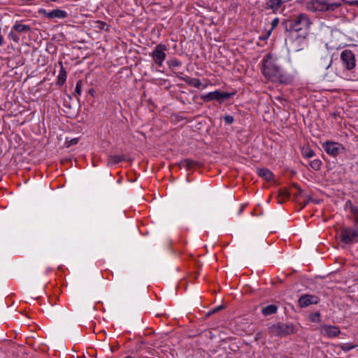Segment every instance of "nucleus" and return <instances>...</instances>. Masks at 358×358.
Instances as JSON below:
<instances>
[{
  "mask_svg": "<svg viewBox=\"0 0 358 358\" xmlns=\"http://www.w3.org/2000/svg\"><path fill=\"white\" fill-rule=\"evenodd\" d=\"M261 71L268 80L273 83H285L286 82L285 76L276 63V59L271 54L264 57Z\"/></svg>",
  "mask_w": 358,
  "mask_h": 358,
  "instance_id": "obj_1",
  "label": "nucleus"
},
{
  "mask_svg": "<svg viewBox=\"0 0 358 358\" xmlns=\"http://www.w3.org/2000/svg\"><path fill=\"white\" fill-rule=\"evenodd\" d=\"M310 24L308 16L305 13H301L288 20L287 26L289 31L298 32L303 29H308Z\"/></svg>",
  "mask_w": 358,
  "mask_h": 358,
  "instance_id": "obj_2",
  "label": "nucleus"
},
{
  "mask_svg": "<svg viewBox=\"0 0 358 358\" xmlns=\"http://www.w3.org/2000/svg\"><path fill=\"white\" fill-rule=\"evenodd\" d=\"M294 332V327L282 322H278L268 327V333L274 336L284 337Z\"/></svg>",
  "mask_w": 358,
  "mask_h": 358,
  "instance_id": "obj_3",
  "label": "nucleus"
},
{
  "mask_svg": "<svg viewBox=\"0 0 358 358\" xmlns=\"http://www.w3.org/2000/svg\"><path fill=\"white\" fill-rule=\"evenodd\" d=\"M166 45L160 43L157 45L155 49L150 53V56L152 57V60L157 66L161 67L162 66L163 62H164L166 57Z\"/></svg>",
  "mask_w": 358,
  "mask_h": 358,
  "instance_id": "obj_4",
  "label": "nucleus"
},
{
  "mask_svg": "<svg viewBox=\"0 0 358 358\" xmlns=\"http://www.w3.org/2000/svg\"><path fill=\"white\" fill-rule=\"evenodd\" d=\"M341 241L345 244L358 243V228H343L341 232Z\"/></svg>",
  "mask_w": 358,
  "mask_h": 358,
  "instance_id": "obj_5",
  "label": "nucleus"
},
{
  "mask_svg": "<svg viewBox=\"0 0 358 358\" xmlns=\"http://www.w3.org/2000/svg\"><path fill=\"white\" fill-rule=\"evenodd\" d=\"M322 148L329 155L336 157L345 151L344 146L334 141H327L322 144Z\"/></svg>",
  "mask_w": 358,
  "mask_h": 358,
  "instance_id": "obj_6",
  "label": "nucleus"
},
{
  "mask_svg": "<svg viewBox=\"0 0 358 358\" xmlns=\"http://www.w3.org/2000/svg\"><path fill=\"white\" fill-rule=\"evenodd\" d=\"M235 94L234 92L229 93L227 92H221L220 90H215L214 92H209L206 94L201 95V99L204 102H209L213 100H216L218 101H222L224 99H227L230 98L231 96Z\"/></svg>",
  "mask_w": 358,
  "mask_h": 358,
  "instance_id": "obj_7",
  "label": "nucleus"
},
{
  "mask_svg": "<svg viewBox=\"0 0 358 358\" xmlns=\"http://www.w3.org/2000/svg\"><path fill=\"white\" fill-rule=\"evenodd\" d=\"M341 59L343 65L348 69L352 70L355 66V57L354 53L350 50H345L341 52Z\"/></svg>",
  "mask_w": 358,
  "mask_h": 358,
  "instance_id": "obj_8",
  "label": "nucleus"
},
{
  "mask_svg": "<svg viewBox=\"0 0 358 358\" xmlns=\"http://www.w3.org/2000/svg\"><path fill=\"white\" fill-rule=\"evenodd\" d=\"M320 298L313 294H303L298 300V305L301 308H306L313 304H317Z\"/></svg>",
  "mask_w": 358,
  "mask_h": 358,
  "instance_id": "obj_9",
  "label": "nucleus"
},
{
  "mask_svg": "<svg viewBox=\"0 0 358 358\" xmlns=\"http://www.w3.org/2000/svg\"><path fill=\"white\" fill-rule=\"evenodd\" d=\"M39 13L43 15L45 17L48 19H64L66 18L68 15L67 13L65 10L61 9H55L51 11H47L46 10L41 8L39 10Z\"/></svg>",
  "mask_w": 358,
  "mask_h": 358,
  "instance_id": "obj_10",
  "label": "nucleus"
},
{
  "mask_svg": "<svg viewBox=\"0 0 358 358\" xmlns=\"http://www.w3.org/2000/svg\"><path fill=\"white\" fill-rule=\"evenodd\" d=\"M182 73H180L176 75L177 78H178L180 80H183L185 82L187 85L189 86L196 87V88H200L202 87V88H206L207 85H203L199 79L195 78H190L189 76H182Z\"/></svg>",
  "mask_w": 358,
  "mask_h": 358,
  "instance_id": "obj_11",
  "label": "nucleus"
},
{
  "mask_svg": "<svg viewBox=\"0 0 358 358\" xmlns=\"http://www.w3.org/2000/svg\"><path fill=\"white\" fill-rule=\"evenodd\" d=\"M322 333L328 337H336L339 335L341 331L338 327L331 325H324L322 327Z\"/></svg>",
  "mask_w": 358,
  "mask_h": 358,
  "instance_id": "obj_12",
  "label": "nucleus"
},
{
  "mask_svg": "<svg viewBox=\"0 0 358 358\" xmlns=\"http://www.w3.org/2000/svg\"><path fill=\"white\" fill-rule=\"evenodd\" d=\"M345 208L349 210L355 224H358V206L353 205L352 201L348 200L345 204Z\"/></svg>",
  "mask_w": 358,
  "mask_h": 358,
  "instance_id": "obj_13",
  "label": "nucleus"
},
{
  "mask_svg": "<svg viewBox=\"0 0 358 358\" xmlns=\"http://www.w3.org/2000/svg\"><path fill=\"white\" fill-rule=\"evenodd\" d=\"M283 3L282 0H268L266 3V9H270L272 13H277L280 10Z\"/></svg>",
  "mask_w": 358,
  "mask_h": 358,
  "instance_id": "obj_14",
  "label": "nucleus"
},
{
  "mask_svg": "<svg viewBox=\"0 0 358 358\" xmlns=\"http://www.w3.org/2000/svg\"><path fill=\"white\" fill-rule=\"evenodd\" d=\"M59 64L60 65V70L57 76V85L59 86H62L66 80L67 73L63 66L62 62H60Z\"/></svg>",
  "mask_w": 358,
  "mask_h": 358,
  "instance_id": "obj_15",
  "label": "nucleus"
},
{
  "mask_svg": "<svg viewBox=\"0 0 358 358\" xmlns=\"http://www.w3.org/2000/svg\"><path fill=\"white\" fill-rule=\"evenodd\" d=\"M257 173L259 177L264 178L266 181H271L273 180V173L268 169H259Z\"/></svg>",
  "mask_w": 358,
  "mask_h": 358,
  "instance_id": "obj_16",
  "label": "nucleus"
},
{
  "mask_svg": "<svg viewBox=\"0 0 358 358\" xmlns=\"http://www.w3.org/2000/svg\"><path fill=\"white\" fill-rule=\"evenodd\" d=\"M125 156L124 155H110L108 157L107 163L108 165L117 164L125 160Z\"/></svg>",
  "mask_w": 358,
  "mask_h": 358,
  "instance_id": "obj_17",
  "label": "nucleus"
},
{
  "mask_svg": "<svg viewBox=\"0 0 358 358\" xmlns=\"http://www.w3.org/2000/svg\"><path fill=\"white\" fill-rule=\"evenodd\" d=\"M278 307L275 304L268 305L262 308V313L264 316H268L273 314L276 313Z\"/></svg>",
  "mask_w": 358,
  "mask_h": 358,
  "instance_id": "obj_18",
  "label": "nucleus"
},
{
  "mask_svg": "<svg viewBox=\"0 0 358 358\" xmlns=\"http://www.w3.org/2000/svg\"><path fill=\"white\" fill-rule=\"evenodd\" d=\"M31 27L27 24H22L20 22H16L13 27V30L19 33H27L29 31Z\"/></svg>",
  "mask_w": 358,
  "mask_h": 358,
  "instance_id": "obj_19",
  "label": "nucleus"
},
{
  "mask_svg": "<svg viewBox=\"0 0 358 358\" xmlns=\"http://www.w3.org/2000/svg\"><path fill=\"white\" fill-rule=\"evenodd\" d=\"M196 162L190 159H184L181 160L180 162V167L185 168L187 170L194 169L196 166Z\"/></svg>",
  "mask_w": 358,
  "mask_h": 358,
  "instance_id": "obj_20",
  "label": "nucleus"
},
{
  "mask_svg": "<svg viewBox=\"0 0 358 358\" xmlns=\"http://www.w3.org/2000/svg\"><path fill=\"white\" fill-rule=\"evenodd\" d=\"M312 8L314 10L318 11H326L328 9L326 2H322L317 0L312 2Z\"/></svg>",
  "mask_w": 358,
  "mask_h": 358,
  "instance_id": "obj_21",
  "label": "nucleus"
},
{
  "mask_svg": "<svg viewBox=\"0 0 358 358\" xmlns=\"http://www.w3.org/2000/svg\"><path fill=\"white\" fill-rule=\"evenodd\" d=\"M289 197V194L287 189H280L278 191V202L282 203Z\"/></svg>",
  "mask_w": 358,
  "mask_h": 358,
  "instance_id": "obj_22",
  "label": "nucleus"
},
{
  "mask_svg": "<svg viewBox=\"0 0 358 358\" xmlns=\"http://www.w3.org/2000/svg\"><path fill=\"white\" fill-rule=\"evenodd\" d=\"M301 154L306 158H310L315 155V152L309 147H303L301 150Z\"/></svg>",
  "mask_w": 358,
  "mask_h": 358,
  "instance_id": "obj_23",
  "label": "nucleus"
},
{
  "mask_svg": "<svg viewBox=\"0 0 358 358\" xmlns=\"http://www.w3.org/2000/svg\"><path fill=\"white\" fill-rule=\"evenodd\" d=\"M322 161L320 159H313L312 161H310L309 165L315 171H318L320 169L322 166Z\"/></svg>",
  "mask_w": 358,
  "mask_h": 358,
  "instance_id": "obj_24",
  "label": "nucleus"
},
{
  "mask_svg": "<svg viewBox=\"0 0 358 358\" xmlns=\"http://www.w3.org/2000/svg\"><path fill=\"white\" fill-rule=\"evenodd\" d=\"M169 68L178 67L181 66V62L178 59H173L167 62Z\"/></svg>",
  "mask_w": 358,
  "mask_h": 358,
  "instance_id": "obj_25",
  "label": "nucleus"
},
{
  "mask_svg": "<svg viewBox=\"0 0 358 358\" xmlns=\"http://www.w3.org/2000/svg\"><path fill=\"white\" fill-rule=\"evenodd\" d=\"M355 348V345H352V344H350V343H343L341 346V348L342 349L343 351L344 352H348L351 350H352L353 348Z\"/></svg>",
  "mask_w": 358,
  "mask_h": 358,
  "instance_id": "obj_26",
  "label": "nucleus"
},
{
  "mask_svg": "<svg viewBox=\"0 0 358 358\" xmlns=\"http://www.w3.org/2000/svg\"><path fill=\"white\" fill-rule=\"evenodd\" d=\"M341 3H327V6L328 7L327 10H334L338 7L341 6Z\"/></svg>",
  "mask_w": 358,
  "mask_h": 358,
  "instance_id": "obj_27",
  "label": "nucleus"
},
{
  "mask_svg": "<svg viewBox=\"0 0 358 358\" xmlns=\"http://www.w3.org/2000/svg\"><path fill=\"white\" fill-rule=\"evenodd\" d=\"M82 85L83 81L81 80H78V82L76 83L75 92L78 96H80L82 92Z\"/></svg>",
  "mask_w": 358,
  "mask_h": 358,
  "instance_id": "obj_28",
  "label": "nucleus"
},
{
  "mask_svg": "<svg viewBox=\"0 0 358 358\" xmlns=\"http://www.w3.org/2000/svg\"><path fill=\"white\" fill-rule=\"evenodd\" d=\"M78 139L77 138H72L70 141H66V147L69 148L71 145H76L78 143Z\"/></svg>",
  "mask_w": 358,
  "mask_h": 358,
  "instance_id": "obj_29",
  "label": "nucleus"
},
{
  "mask_svg": "<svg viewBox=\"0 0 358 358\" xmlns=\"http://www.w3.org/2000/svg\"><path fill=\"white\" fill-rule=\"evenodd\" d=\"M224 122L227 124H231L234 122V117L231 115H226L224 117Z\"/></svg>",
  "mask_w": 358,
  "mask_h": 358,
  "instance_id": "obj_30",
  "label": "nucleus"
},
{
  "mask_svg": "<svg viewBox=\"0 0 358 358\" xmlns=\"http://www.w3.org/2000/svg\"><path fill=\"white\" fill-rule=\"evenodd\" d=\"M279 24V19L278 17H275L271 21V29H275Z\"/></svg>",
  "mask_w": 358,
  "mask_h": 358,
  "instance_id": "obj_31",
  "label": "nucleus"
},
{
  "mask_svg": "<svg viewBox=\"0 0 358 358\" xmlns=\"http://www.w3.org/2000/svg\"><path fill=\"white\" fill-rule=\"evenodd\" d=\"M9 37L15 42H17L19 40V37L13 34L12 31L10 33Z\"/></svg>",
  "mask_w": 358,
  "mask_h": 358,
  "instance_id": "obj_32",
  "label": "nucleus"
},
{
  "mask_svg": "<svg viewBox=\"0 0 358 358\" xmlns=\"http://www.w3.org/2000/svg\"><path fill=\"white\" fill-rule=\"evenodd\" d=\"M98 23L100 24V25L99 26V28H101V29H103V27H104L105 26H106V24L105 22H98Z\"/></svg>",
  "mask_w": 358,
  "mask_h": 358,
  "instance_id": "obj_33",
  "label": "nucleus"
},
{
  "mask_svg": "<svg viewBox=\"0 0 358 358\" xmlns=\"http://www.w3.org/2000/svg\"><path fill=\"white\" fill-rule=\"evenodd\" d=\"M3 43V36H1V34L0 33V45H1Z\"/></svg>",
  "mask_w": 358,
  "mask_h": 358,
  "instance_id": "obj_34",
  "label": "nucleus"
},
{
  "mask_svg": "<svg viewBox=\"0 0 358 358\" xmlns=\"http://www.w3.org/2000/svg\"><path fill=\"white\" fill-rule=\"evenodd\" d=\"M221 308H222V306H218L217 308H216L214 310V311H213V312H215V311H217V310H220Z\"/></svg>",
  "mask_w": 358,
  "mask_h": 358,
  "instance_id": "obj_35",
  "label": "nucleus"
},
{
  "mask_svg": "<svg viewBox=\"0 0 358 358\" xmlns=\"http://www.w3.org/2000/svg\"><path fill=\"white\" fill-rule=\"evenodd\" d=\"M320 314L319 313H316L315 317H320Z\"/></svg>",
  "mask_w": 358,
  "mask_h": 358,
  "instance_id": "obj_36",
  "label": "nucleus"
},
{
  "mask_svg": "<svg viewBox=\"0 0 358 358\" xmlns=\"http://www.w3.org/2000/svg\"><path fill=\"white\" fill-rule=\"evenodd\" d=\"M355 5H357V6H358V0H357V1H355Z\"/></svg>",
  "mask_w": 358,
  "mask_h": 358,
  "instance_id": "obj_37",
  "label": "nucleus"
},
{
  "mask_svg": "<svg viewBox=\"0 0 358 358\" xmlns=\"http://www.w3.org/2000/svg\"><path fill=\"white\" fill-rule=\"evenodd\" d=\"M124 358H134V357H131V356H127V357H125Z\"/></svg>",
  "mask_w": 358,
  "mask_h": 358,
  "instance_id": "obj_38",
  "label": "nucleus"
},
{
  "mask_svg": "<svg viewBox=\"0 0 358 358\" xmlns=\"http://www.w3.org/2000/svg\"><path fill=\"white\" fill-rule=\"evenodd\" d=\"M1 154V151L0 150V155Z\"/></svg>",
  "mask_w": 358,
  "mask_h": 358,
  "instance_id": "obj_39",
  "label": "nucleus"
},
{
  "mask_svg": "<svg viewBox=\"0 0 358 358\" xmlns=\"http://www.w3.org/2000/svg\"><path fill=\"white\" fill-rule=\"evenodd\" d=\"M357 259H358V257H357Z\"/></svg>",
  "mask_w": 358,
  "mask_h": 358,
  "instance_id": "obj_40",
  "label": "nucleus"
}]
</instances>
